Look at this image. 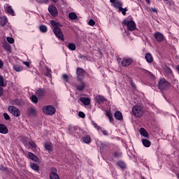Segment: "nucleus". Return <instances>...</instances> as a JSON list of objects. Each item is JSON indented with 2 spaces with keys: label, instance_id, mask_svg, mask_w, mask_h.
Masks as SVG:
<instances>
[{
  "label": "nucleus",
  "instance_id": "3",
  "mask_svg": "<svg viewBox=\"0 0 179 179\" xmlns=\"http://www.w3.org/2000/svg\"><path fill=\"white\" fill-rule=\"evenodd\" d=\"M132 114L135 115V117H141L143 115V110L139 106H135L132 108Z\"/></svg>",
  "mask_w": 179,
  "mask_h": 179
},
{
  "label": "nucleus",
  "instance_id": "59",
  "mask_svg": "<svg viewBox=\"0 0 179 179\" xmlns=\"http://www.w3.org/2000/svg\"><path fill=\"white\" fill-rule=\"evenodd\" d=\"M52 2H55V3H57V0H52Z\"/></svg>",
  "mask_w": 179,
  "mask_h": 179
},
{
  "label": "nucleus",
  "instance_id": "40",
  "mask_svg": "<svg viewBox=\"0 0 179 179\" xmlns=\"http://www.w3.org/2000/svg\"><path fill=\"white\" fill-rule=\"evenodd\" d=\"M118 11L121 12L122 13V15H127V8H122V7L118 9Z\"/></svg>",
  "mask_w": 179,
  "mask_h": 179
},
{
  "label": "nucleus",
  "instance_id": "13",
  "mask_svg": "<svg viewBox=\"0 0 179 179\" xmlns=\"http://www.w3.org/2000/svg\"><path fill=\"white\" fill-rule=\"evenodd\" d=\"M8 132V127H6V126H5L4 124H0V134L6 135Z\"/></svg>",
  "mask_w": 179,
  "mask_h": 179
},
{
  "label": "nucleus",
  "instance_id": "2",
  "mask_svg": "<svg viewBox=\"0 0 179 179\" xmlns=\"http://www.w3.org/2000/svg\"><path fill=\"white\" fill-rule=\"evenodd\" d=\"M42 110L44 114H46L47 115H54L57 111L55 107L51 105L43 106Z\"/></svg>",
  "mask_w": 179,
  "mask_h": 179
},
{
  "label": "nucleus",
  "instance_id": "9",
  "mask_svg": "<svg viewBox=\"0 0 179 179\" xmlns=\"http://www.w3.org/2000/svg\"><path fill=\"white\" fill-rule=\"evenodd\" d=\"M48 10L52 16H57L58 15V10L57 9V7H55L53 5H50L48 7Z\"/></svg>",
  "mask_w": 179,
  "mask_h": 179
},
{
  "label": "nucleus",
  "instance_id": "1",
  "mask_svg": "<svg viewBox=\"0 0 179 179\" xmlns=\"http://www.w3.org/2000/svg\"><path fill=\"white\" fill-rule=\"evenodd\" d=\"M50 24L53 29V33L55 34L56 37L64 41V35H62L61 28H59L61 27V24H59V23L57 22L55 20H51Z\"/></svg>",
  "mask_w": 179,
  "mask_h": 179
},
{
  "label": "nucleus",
  "instance_id": "18",
  "mask_svg": "<svg viewBox=\"0 0 179 179\" xmlns=\"http://www.w3.org/2000/svg\"><path fill=\"white\" fill-rule=\"evenodd\" d=\"M141 142L143 146H145V148H150V145H152V143L150 142V141L146 138L141 139Z\"/></svg>",
  "mask_w": 179,
  "mask_h": 179
},
{
  "label": "nucleus",
  "instance_id": "38",
  "mask_svg": "<svg viewBox=\"0 0 179 179\" xmlns=\"http://www.w3.org/2000/svg\"><path fill=\"white\" fill-rule=\"evenodd\" d=\"M106 115L108 117L110 122H113V115L110 113H109L108 111H106Z\"/></svg>",
  "mask_w": 179,
  "mask_h": 179
},
{
  "label": "nucleus",
  "instance_id": "44",
  "mask_svg": "<svg viewBox=\"0 0 179 179\" xmlns=\"http://www.w3.org/2000/svg\"><path fill=\"white\" fill-rule=\"evenodd\" d=\"M46 76L51 78V70L47 69V72L45 73Z\"/></svg>",
  "mask_w": 179,
  "mask_h": 179
},
{
  "label": "nucleus",
  "instance_id": "57",
  "mask_svg": "<svg viewBox=\"0 0 179 179\" xmlns=\"http://www.w3.org/2000/svg\"><path fill=\"white\" fill-rule=\"evenodd\" d=\"M174 80L175 83H176V85H177V83H178V81L177 80Z\"/></svg>",
  "mask_w": 179,
  "mask_h": 179
},
{
  "label": "nucleus",
  "instance_id": "36",
  "mask_svg": "<svg viewBox=\"0 0 179 179\" xmlns=\"http://www.w3.org/2000/svg\"><path fill=\"white\" fill-rule=\"evenodd\" d=\"M117 165L118 166V167H120V169H125L126 167L125 163H124V162L122 161H119Z\"/></svg>",
  "mask_w": 179,
  "mask_h": 179
},
{
  "label": "nucleus",
  "instance_id": "50",
  "mask_svg": "<svg viewBox=\"0 0 179 179\" xmlns=\"http://www.w3.org/2000/svg\"><path fill=\"white\" fill-rule=\"evenodd\" d=\"M2 94H3V88L0 86V96H2Z\"/></svg>",
  "mask_w": 179,
  "mask_h": 179
},
{
  "label": "nucleus",
  "instance_id": "49",
  "mask_svg": "<svg viewBox=\"0 0 179 179\" xmlns=\"http://www.w3.org/2000/svg\"><path fill=\"white\" fill-rule=\"evenodd\" d=\"M29 145L31 146H32V148H36V143H34L33 141H29Z\"/></svg>",
  "mask_w": 179,
  "mask_h": 179
},
{
  "label": "nucleus",
  "instance_id": "56",
  "mask_svg": "<svg viewBox=\"0 0 179 179\" xmlns=\"http://www.w3.org/2000/svg\"><path fill=\"white\" fill-rule=\"evenodd\" d=\"M78 58H80V59L85 58V55H79Z\"/></svg>",
  "mask_w": 179,
  "mask_h": 179
},
{
  "label": "nucleus",
  "instance_id": "53",
  "mask_svg": "<svg viewBox=\"0 0 179 179\" xmlns=\"http://www.w3.org/2000/svg\"><path fill=\"white\" fill-rule=\"evenodd\" d=\"M3 66V62L0 59V69Z\"/></svg>",
  "mask_w": 179,
  "mask_h": 179
},
{
  "label": "nucleus",
  "instance_id": "39",
  "mask_svg": "<svg viewBox=\"0 0 179 179\" xmlns=\"http://www.w3.org/2000/svg\"><path fill=\"white\" fill-rule=\"evenodd\" d=\"M92 125L94 127V128H96V131H98V132H101V128H100V127H99L97 125V124L94 123V122H92Z\"/></svg>",
  "mask_w": 179,
  "mask_h": 179
},
{
  "label": "nucleus",
  "instance_id": "25",
  "mask_svg": "<svg viewBox=\"0 0 179 179\" xmlns=\"http://www.w3.org/2000/svg\"><path fill=\"white\" fill-rule=\"evenodd\" d=\"M13 69L15 71V72H22V71H23V66L19 64H14Z\"/></svg>",
  "mask_w": 179,
  "mask_h": 179
},
{
  "label": "nucleus",
  "instance_id": "47",
  "mask_svg": "<svg viewBox=\"0 0 179 179\" xmlns=\"http://www.w3.org/2000/svg\"><path fill=\"white\" fill-rule=\"evenodd\" d=\"M38 2L39 3H48V0H38Z\"/></svg>",
  "mask_w": 179,
  "mask_h": 179
},
{
  "label": "nucleus",
  "instance_id": "58",
  "mask_svg": "<svg viewBox=\"0 0 179 179\" xmlns=\"http://www.w3.org/2000/svg\"><path fill=\"white\" fill-rule=\"evenodd\" d=\"M145 2H147V3H149L150 2V0H145Z\"/></svg>",
  "mask_w": 179,
  "mask_h": 179
},
{
  "label": "nucleus",
  "instance_id": "51",
  "mask_svg": "<svg viewBox=\"0 0 179 179\" xmlns=\"http://www.w3.org/2000/svg\"><path fill=\"white\" fill-rule=\"evenodd\" d=\"M130 85H131V87H133L134 89H135L136 86H135V83H134V82L131 81V82H130Z\"/></svg>",
  "mask_w": 179,
  "mask_h": 179
},
{
  "label": "nucleus",
  "instance_id": "46",
  "mask_svg": "<svg viewBox=\"0 0 179 179\" xmlns=\"http://www.w3.org/2000/svg\"><path fill=\"white\" fill-rule=\"evenodd\" d=\"M3 117L6 120H10V117L9 116V115H8V113H3Z\"/></svg>",
  "mask_w": 179,
  "mask_h": 179
},
{
  "label": "nucleus",
  "instance_id": "19",
  "mask_svg": "<svg viewBox=\"0 0 179 179\" xmlns=\"http://www.w3.org/2000/svg\"><path fill=\"white\" fill-rule=\"evenodd\" d=\"M81 103H83L85 106H89L90 104V99L86 97H81L80 99Z\"/></svg>",
  "mask_w": 179,
  "mask_h": 179
},
{
  "label": "nucleus",
  "instance_id": "14",
  "mask_svg": "<svg viewBox=\"0 0 179 179\" xmlns=\"http://www.w3.org/2000/svg\"><path fill=\"white\" fill-rule=\"evenodd\" d=\"M36 94L39 99H41V97L45 96V91L43 89H39L36 91Z\"/></svg>",
  "mask_w": 179,
  "mask_h": 179
},
{
  "label": "nucleus",
  "instance_id": "55",
  "mask_svg": "<svg viewBox=\"0 0 179 179\" xmlns=\"http://www.w3.org/2000/svg\"><path fill=\"white\" fill-rule=\"evenodd\" d=\"M110 2L113 5L117 2V0H110Z\"/></svg>",
  "mask_w": 179,
  "mask_h": 179
},
{
  "label": "nucleus",
  "instance_id": "11",
  "mask_svg": "<svg viewBox=\"0 0 179 179\" xmlns=\"http://www.w3.org/2000/svg\"><path fill=\"white\" fill-rule=\"evenodd\" d=\"M154 36H155V40H157V41L161 42L164 40V35H163V34H162L160 32H156L154 34Z\"/></svg>",
  "mask_w": 179,
  "mask_h": 179
},
{
  "label": "nucleus",
  "instance_id": "24",
  "mask_svg": "<svg viewBox=\"0 0 179 179\" xmlns=\"http://www.w3.org/2000/svg\"><path fill=\"white\" fill-rule=\"evenodd\" d=\"M86 87V85H85V83L80 81V84H78L76 87L77 90H79L80 92H82L83 89Z\"/></svg>",
  "mask_w": 179,
  "mask_h": 179
},
{
  "label": "nucleus",
  "instance_id": "45",
  "mask_svg": "<svg viewBox=\"0 0 179 179\" xmlns=\"http://www.w3.org/2000/svg\"><path fill=\"white\" fill-rule=\"evenodd\" d=\"M78 117H80V118H85V113L80 111L78 113Z\"/></svg>",
  "mask_w": 179,
  "mask_h": 179
},
{
  "label": "nucleus",
  "instance_id": "28",
  "mask_svg": "<svg viewBox=\"0 0 179 179\" xmlns=\"http://www.w3.org/2000/svg\"><path fill=\"white\" fill-rule=\"evenodd\" d=\"M67 47L69 50H71V51H75V50H76V45H75V43H69Z\"/></svg>",
  "mask_w": 179,
  "mask_h": 179
},
{
  "label": "nucleus",
  "instance_id": "12",
  "mask_svg": "<svg viewBox=\"0 0 179 179\" xmlns=\"http://www.w3.org/2000/svg\"><path fill=\"white\" fill-rule=\"evenodd\" d=\"M85 70L82 68H78L77 69V76L78 78V79H83V78L85 77Z\"/></svg>",
  "mask_w": 179,
  "mask_h": 179
},
{
  "label": "nucleus",
  "instance_id": "32",
  "mask_svg": "<svg viewBox=\"0 0 179 179\" xmlns=\"http://www.w3.org/2000/svg\"><path fill=\"white\" fill-rule=\"evenodd\" d=\"M40 29V31H41V33H47V31H48V29L47 28V26L45 25H41L39 27Z\"/></svg>",
  "mask_w": 179,
  "mask_h": 179
},
{
  "label": "nucleus",
  "instance_id": "8",
  "mask_svg": "<svg viewBox=\"0 0 179 179\" xmlns=\"http://www.w3.org/2000/svg\"><path fill=\"white\" fill-rule=\"evenodd\" d=\"M4 10L6 13H8L9 15H11V16H15V11L9 4L4 5Z\"/></svg>",
  "mask_w": 179,
  "mask_h": 179
},
{
  "label": "nucleus",
  "instance_id": "30",
  "mask_svg": "<svg viewBox=\"0 0 179 179\" xmlns=\"http://www.w3.org/2000/svg\"><path fill=\"white\" fill-rule=\"evenodd\" d=\"M69 17L71 20H76L78 19V15L75 13H70L69 14Z\"/></svg>",
  "mask_w": 179,
  "mask_h": 179
},
{
  "label": "nucleus",
  "instance_id": "21",
  "mask_svg": "<svg viewBox=\"0 0 179 179\" xmlns=\"http://www.w3.org/2000/svg\"><path fill=\"white\" fill-rule=\"evenodd\" d=\"M8 23V18L6 16H3L0 17V26H5Z\"/></svg>",
  "mask_w": 179,
  "mask_h": 179
},
{
  "label": "nucleus",
  "instance_id": "7",
  "mask_svg": "<svg viewBox=\"0 0 179 179\" xmlns=\"http://www.w3.org/2000/svg\"><path fill=\"white\" fill-rule=\"evenodd\" d=\"M164 75L166 78H169V79H173L174 76L173 75V71L169 67H165L164 69Z\"/></svg>",
  "mask_w": 179,
  "mask_h": 179
},
{
  "label": "nucleus",
  "instance_id": "42",
  "mask_svg": "<svg viewBox=\"0 0 179 179\" xmlns=\"http://www.w3.org/2000/svg\"><path fill=\"white\" fill-rule=\"evenodd\" d=\"M62 78L64 79L65 82H69V76L68 74H64Z\"/></svg>",
  "mask_w": 179,
  "mask_h": 179
},
{
  "label": "nucleus",
  "instance_id": "37",
  "mask_svg": "<svg viewBox=\"0 0 179 179\" xmlns=\"http://www.w3.org/2000/svg\"><path fill=\"white\" fill-rule=\"evenodd\" d=\"M6 40L8 41V43H9V44H13V43H15V39L13 38V37H6Z\"/></svg>",
  "mask_w": 179,
  "mask_h": 179
},
{
  "label": "nucleus",
  "instance_id": "61",
  "mask_svg": "<svg viewBox=\"0 0 179 179\" xmlns=\"http://www.w3.org/2000/svg\"><path fill=\"white\" fill-rule=\"evenodd\" d=\"M177 177L179 179V173L177 174Z\"/></svg>",
  "mask_w": 179,
  "mask_h": 179
},
{
  "label": "nucleus",
  "instance_id": "54",
  "mask_svg": "<svg viewBox=\"0 0 179 179\" xmlns=\"http://www.w3.org/2000/svg\"><path fill=\"white\" fill-rule=\"evenodd\" d=\"M102 134H103V135H105V136H107V135H108L107 131H106V130H103Z\"/></svg>",
  "mask_w": 179,
  "mask_h": 179
},
{
  "label": "nucleus",
  "instance_id": "41",
  "mask_svg": "<svg viewBox=\"0 0 179 179\" xmlns=\"http://www.w3.org/2000/svg\"><path fill=\"white\" fill-rule=\"evenodd\" d=\"M87 24H89V26H94V24H96V22L93 19H90L88 21Z\"/></svg>",
  "mask_w": 179,
  "mask_h": 179
},
{
  "label": "nucleus",
  "instance_id": "43",
  "mask_svg": "<svg viewBox=\"0 0 179 179\" xmlns=\"http://www.w3.org/2000/svg\"><path fill=\"white\" fill-rule=\"evenodd\" d=\"M121 156H122V152L120 151H117L116 152H115V157H121Z\"/></svg>",
  "mask_w": 179,
  "mask_h": 179
},
{
  "label": "nucleus",
  "instance_id": "34",
  "mask_svg": "<svg viewBox=\"0 0 179 179\" xmlns=\"http://www.w3.org/2000/svg\"><path fill=\"white\" fill-rule=\"evenodd\" d=\"M30 99L31 100L32 103H34V104H37L38 103V98L36 95H32L30 97Z\"/></svg>",
  "mask_w": 179,
  "mask_h": 179
},
{
  "label": "nucleus",
  "instance_id": "17",
  "mask_svg": "<svg viewBox=\"0 0 179 179\" xmlns=\"http://www.w3.org/2000/svg\"><path fill=\"white\" fill-rule=\"evenodd\" d=\"M3 48L8 51V52H10L12 51V47H10V45H9L6 41L3 42Z\"/></svg>",
  "mask_w": 179,
  "mask_h": 179
},
{
  "label": "nucleus",
  "instance_id": "23",
  "mask_svg": "<svg viewBox=\"0 0 179 179\" xmlns=\"http://www.w3.org/2000/svg\"><path fill=\"white\" fill-rule=\"evenodd\" d=\"M113 6L116 9H120L122 6V1L120 0H117L116 2L114 4H113Z\"/></svg>",
  "mask_w": 179,
  "mask_h": 179
},
{
  "label": "nucleus",
  "instance_id": "10",
  "mask_svg": "<svg viewBox=\"0 0 179 179\" xmlns=\"http://www.w3.org/2000/svg\"><path fill=\"white\" fill-rule=\"evenodd\" d=\"M132 59L130 57L124 58L122 61V66H129L132 64Z\"/></svg>",
  "mask_w": 179,
  "mask_h": 179
},
{
  "label": "nucleus",
  "instance_id": "27",
  "mask_svg": "<svg viewBox=\"0 0 179 179\" xmlns=\"http://www.w3.org/2000/svg\"><path fill=\"white\" fill-rule=\"evenodd\" d=\"M115 117L116 118V120L121 121V120H122V113H121V112H120V111L115 112Z\"/></svg>",
  "mask_w": 179,
  "mask_h": 179
},
{
  "label": "nucleus",
  "instance_id": "52",
  "mask_svg": "<svg viewBox=\"0 0 179 179\" xmlns=\"http://www.w3.org/2000/svg\"><path fill=\"white\" fill-rule=\"evenodd\" d=\"M152 11L154 12V13H157V9L156 8H151Z\"/></svg>",
  "mask_w": 179,
  "mask_h": 179
},
{
  "label": "nucleus",
  "instance_id": "29",
  "mask_svg": "<svg viewBox=\"0 0 179 179\" xmlns=\"http://www.w3.org/2000/svg\"><path fill=\"white\" fill-rule=\"evenodd\" d=\"M45 148L46 149V150L51 152V150H52V144L51 143H45Z\"/></svg>",
  "mask_w": 179,
  "mask_h": 179
},
{
  "label": "nucleus",
  "instance_id": "6",
  "mask_svg": "<svg viewBox=\"0 0 179 179\" xmlns=\"http://www.w3.org/2000/svg\"><path fill=\"white\" fill-rule=\"evenodd\" d=\"M8 111L10 114H13L14 117H20V110L13 106L8 107Z\"/></svg>",
  "mask_w": 179,
  "mask_h": 179
},
{
  "label": "nucleus",
  "instance_id": "16",
  "mask_svg": "<svg viewBox=\"0 0 179 179\" xmlns=\"http://www.w3.org/2000/svg\"><path fill=\"white\" fill-rule=\"evenodd\" d=\"M141 136H143L144 138H148L149 136V133H148V131L145 129L144 128H141L138 131Z\"/></svg>",
  "mask_w": 179,
  "mask_h": 179
},
{
  "label": "nucleus",
  "instance_id": "26",
  "mask_svg": "<svg viewBox=\"0 0 179 179\" xmlns=\"http://www.w3.org/2000/svg\"><path fill=\"white\" fill-rule=\"evenodd\" d=\"M30 167L31 169H32V170H34V171H38V170H40V166H38V164H36V163H31L30 164Z\"/></svg>",
  "mask_w": 179,
  "mask_h": 179
},
{
  "label": "nucleus",
  "instance_id": "4",
  "mask_svg": "<svg viewBox=\"0 0 179 179\" xmlns=\"http://www.w3.org/2000/svg\"><path fill=\"white\" fill-rule=\"evenodd\" d=\"M124 23L127 27V30L129 31H134V30L136 29V24L134 20H124Z\"/></svg>",
  "mask_w": 179,
  "mask_h": 179
},
{
  "label": "nucleus",
  "instance_id": "22",
  "mask_svg": "<svg viewBox=\"0 0 179 179\" xmlns=\"http://www.w3.org/2000/svg\"><path fill=\"white\" fill-rule=\"evenodd\" d=\"M96 101L99 103V104H102V103H104L106 101V98L101 95H98L96 97Z\"/></svg>",
  "mask_w": 179,
  "mask_h": 179
},
{
  "label": "nucleus",
  "instance_id": "20",
  "mask_svg": "<svg viewBox=\"0 0 179 179\" xmlns=\"http://www.w3.org/2000/svg\"><path fill=\"white\" fill-rule=\"evenodd\" d=\"M145 59L148 64H152L153 62V56L150 53H147L145 54Z\"/></svg>",
  "mask_w": 179,
  "mask_h": 179
},
{
  "label": "nucleus",
  "instance_id": "15",
  "mask_svg": "<svg viewBox=\"0 0 179 179\" xmlns=\"http://www.w3.org/2000/svg\"><path fill=\"white\" fill-rule=\"evenodd\" d=\"M28 157L31 160H33V162H39L40 159H38V157L36 156V155L33 154L32 152H28Z\"/></svg>",
  "mask_w": 179,
  "mask_h": 179
},
{
  "label": "nucleus",
  "instance_id": "5",
  "mask_svg": "<svg viewBox=\"0 0 179 179\" xmlns=\"http://www.w3.org/2000/svg\"><path fill=\"white\" fill-rule=\"evenodd\" d=\"M170 83L164 78H161L158 83V87L160 90H166L169 87Z\"/></svg>",
  "mask_w": 179,
  "mask_h": 179
},
{
  "label": "nucleus",
  "instance_id": "60",
  "mask_svg": "<svg viewBox=\"0 0 179 179\" xmlns=\"http://www.w3.org/2000/svg\"><path fill=\"white\" fill-rule=\"evenodd\" d=\"M171 5H174V2H171Z\"/></svg>",
  "mask_w": 179,
  "mask_h": 179
},
{
  "label": "nucleus",
  "instance_id": "48",
  "mask_svg": "<svg viewBox=\"0 0 179 179\" xmlns=\"http://www.w3.org/2000/svg\"><path fill=\"white\" fill-rule=\"evenodd\" d=\"M22 64L29 68L30 66V63L29 62H22Z\"/></svg>",
  "mask_w": 179,
  "mask_h": 179
},
{
  "label": "nucleus",
  "instance_id": "33",
  "mask_svg": "<svg viewBox=\"0 0 179 179\" xmlns=\"http://www.w3.org/2000/svg\"><path fill=\"white\" fill-rule=\"evenodd\" d=\"M83 142H85V143H90V142H92V139L90 138V136H85L83 138Z\"/></svg>",
  "mask_w": 179,
  "mask_h": 179
},
{
  "label": "nucleus",
  "instance_id": "35",
  "mask_svg": "<svg viewBox=\"0 0 179 179\" xmlns=\"http://www.w3.org/2000/svg\"><path fill=\"white\" fill-rule=\"evenodd\" d=\"M29 113L31 114V115H36V114H37V111L34 107H31L29 110Z\"/></svg>",
  "mask_w": 179,
  "mask_h": 179
},
{
  "label": "nucleus",
  "instance_id": "62",
  "mask_svg": "<svg viewBox=\"0 0 179 179\" xmlns=\"http://www.w3.org/2000/svg\"><path fill=\"white\" fill-rule=\"evenodd\" d=\"M164 1H167V0H164Z\"/></svg>",
  "mask_w": 179,
  "mask_h": 179
},
{
  "label": "nucleus",
  "instance_id": "31",
  "mask_svg": "<svg viewBox=\"0 0 179 179\" xmlns=\"http://www.w3.org/2000/svg\"><path fill=\"white\" fill-rule=\"evenodd\" d=\"M6 82L3 80V77L2 76H0V86L1 87H6Z\"/></svg>",
  "mask_w": 179,
  "mask_h": 179
}]
</instances>
